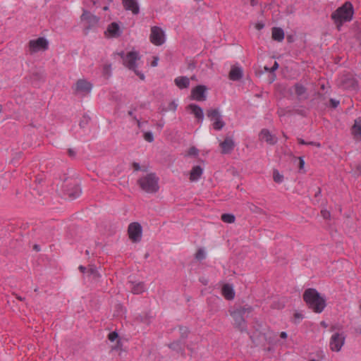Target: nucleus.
Instances as JSON below:
<instances>
[{
	"mask_svg": "<svg viewBox=\"0 0 361 361\" xmlns=\"http://www.w3.org/2000/svg\"><path fill=\"white\" fill-rule=\"evenodd\" d=\"M303 300L315 313H321L326 306V300L314 288H307L303 293Z\"/></svg>",
	"mask_w": 361,
	"mask_h": 361,
	"instance_id": "1",
	"label": "nucleus"
},
{
	"mask_svg": "<svg viewBox=\"0 0 361 361\" xmlns=\"http://www.w3.org/2000/svg\"><path fill=\"white\" fill-rule=\"evenodd\" d=\"M354 9L350 1H346L331 13V18L338 30L343 23L350 22L353 17Z\"/></svg>",
	"mask_w": 361,
	"mask_h": 361,
	"instance_id": "2",
	"label": "nucleus"
},
{
	"mask_svg": "<svg viewBox=\"0 0 361 361\" xmlns=\"http://www.w3.org/2000/svg\"><path fill=\"white\" fill-rule=\"evenodd\" d=\"M137 183L142 190L147 193H155L159 189V178L153 173L140 178Z\"/></svg>",
	"mask_w": 361,
	"mask_h": 361,
	"instance_id": "3",
	"label": "nucleus"
},
{
	"mask_svg": "<svg viewBox=\"0 0 361 361\" xmlns=\"http://www.w3.org/2000/svg\"><path fill=\"white\" fill-rule=\"evenodd\" d=\"M119 56L123 59V63L128 69L132 70L142 80H144L145 77L144 73L137 70L136 61L140 59V56L136 51H130L127 54H125L123 51L118 54Z\"/></svg>",
	"mask_w": 361,
	"mask_h": 361,
	"instance_id": "4",
	"label": "nucleus"
},
{
	"mask_svg": "<svg viewBox=\"0 0 361 361\" xmlns=\"http://www.w3.org/2000/svg\"><path fill=\"white\" fill-rule=\"evenodd\" d=\"M252 311L251 306L240 307L231 312V315L234 319L235 327L240 331H243L246 329V322L244 315L250 314Z\"/></svg>",
	"mask_w": 361,
	"mask_h": 361,
	"instance_id": "5",
	"label": "nucleus"
},
{
	"mask_svg": "<svg viewBox=\"0 0 361 361\" xmlns=\"http://www.w3.org/2000/svg\"><path fill=\"white\" fill-rule=\"evenodd\" d=\"M66 183L63 186L65 194L72 200L76 199L81 194V188L75 179L66 178Z\"/></svg>",
	"mask_w": 361,
	"mask_h": 361,
	"instance_id": "6",
	"label": "nucleus"
},
{
	"mask_svg": "<svg viewBox=\"0 0 361 361\" xmlns=\"http://www.w3.org/2000/svg\"><path fill=\"white\" fill-rule=\"evenodd\" d=\"M207 116L213 121L212 126L216 130H221L225 126V122L218 109H209L207 110Z\"/></svg>",
	"mask_w": 361,
	"mask_h": 361,
	"instance_id": "7",
	"label": "nucleus"
},
{
	"mask_svg": "<svg viewBox=\"0 0 361 361\" xmlns=\"http://www.w3.org/2000/svg\"><path fill=\"white\" fill-rule=\"evenodd\" d=\"M142 226L137 222L130 224L128 228L129 238L134 243H138L142 238Z\"/></svg>",
	"mask_w": 361,
	"mask_h": 361,
	"instance_id": "8",
	"label": "nucleus"
},
{
	"mask_svg": "<svg viewBox=\"0 0 361 361\" xmlns=\"http://www.w3.org/2000/svg\"><path fill=\"white\" fill-rule=\"evenodd\" d=\"M49 42L44 37H39L37 39H32L29 42V49L31 54L37 52L40 50H47Z\"/></svg>",
	"mask_w": 361,
	"mask_h": 361,
	"instance_id": "9",
	"label": "nucleus"
},
{
	"mask_svg": "<svg viewBox=\"0 0 361 361\" xmlns=\"http://www.w3.org/2000/svg\"><path fill=\"white\" fill-rule=\"evenodd\" d=\"M150 41L157 46L164 44L165 41L164 33L160 27L154 26L151 28Z\"/></svg>",
	"mask_w": 361,
	"mask_h": 361,
	"instance_id": "10",
	"label": "nucleus"
},
{
	"mask_svg": "<svg viewBox=\"0 0 361 361\" xmlns=\"http://www.w3.org/2000/svg\"><path fill=\"white\" fill-rule=\"evenodd\" d=\"M345 342L343 334L335 333L331 336L329 346L331 350L338 352L341 350Z\"/></svg>",
	"mask_w": 361,
	"mask_h": 361,
	"instance_id": "11",
	"label": "nucleus"
},
{
	"mask_svg": "<svg viewBox=\"0 0 361 361\" xmlns=\"http://www.w3.org/2000/svg\"><path fill=\"white\" fill-rule=\"evenodd\" d=\"M92 88V85L90 82L84 79H80L73 87V92L75 94H82L85 95L90 92Z\"/></svg>",
	"mask_w": 361,
	"mask_h": 361,
	"instance_id": "12",
	"label": "nucleus"
},
{
	"mask_svg": "<svg viewBox=\"0 0 361 361\" xmlns=\"http://www.w3.org/2000/svg\"><path fill=\"white\" fill-rule=\"evenodd\" d=\"M81 20L86 21L87 26L85 27L86 30H89L92 27H94L99 22V18L92 14L90 12L84 10L81 16Z\"/></svg>",
	"mask_w": 361,
	"mask_h": 361,
	"instance_id": "13",
	"label": "nucleus"
},
{
	"mask_svg": "<svg viewBox=\"0 0 361 361\" xmlns=\"http://www.w3.org/2000/svg\"><path fill=\"white\" fill-rule=\"evenodd\" d=\"M207 87L204 85H197L192 90L191 97L193 99L202 102L206 99Z\"/></svg>",
	"mask_w": 361,
	"mask_h": 361,
	"instance_id": "14",
	"label": "nucleus"
},
{
	"mask_svg": "<svg viewBox=\"0 0 361 361\" xmlns=\"http://www.w3.org/2000/svg\"><path fill=\"white\" fill-rule=\"evenodd\" d=\"M221 153L224 154H230L235 147V143L231 137H226L223 142L220 143Z\"/></svg>",
	"mask_w": 361,
	"mask_h": 361,
	"instance_id": "15",
	"label": "nucleus"
},
{
	"mask_svg": "<svg viewBox=\"0 0 361 361\" xmlns=\"http://www.w3.org/2000/svg\"><path fill=\"white\" fill-rule=\"evenodd\" d=\"M123 7L127 11H130L134 15H137L140 8L137 0H122Z\"/></svg>",
	"mask_w": 361,
	"mask_h": 361,
	"instance_id": "16",
	"label": "nucleus"
},
{
	"mask_svg": "<svg viewBox=\"0 0 361 361\" xmlns=\"http://www.w3.org/2000/svg\"><path fill=\"white\" fill-rule=\"evenodd\" d=\"M259 139L265 141L269 145H274L277 142V137L272 135L267 129H262L259 133Z\"/></svg>",
	"mask_w": 361,
	"mask_h": 361,
	"instance_id": "17",
	"label": "nucleus"
},
{
	"mask_svg": "<svg viewBox=\"0 0 361 361\" xmlns=\"http://www.w3.org/2000/svg\"><path fill=\"white\" fill-rule=\"evenodd\" d=\"M187 109L190 111L199 122H202L204 119L203 109L199 105L190 104L187 106Z\"/></svg>",
	"mask_w": 361,
	"mask_h": 361,
	"instance_id": "18",
	"label": "nucleus"
},
{
	"mask_svg": "<svg viewBox=\"0 0 361 361\" xmlns=\"http://www.w3.org/2000/svg\"><path fill=\"white\" fill-rule=\"evenodd\" d=\"M223 296L228 300H231L235 298V292L231 284H224L221 289Z\"/></svg>",
	"mask_w": 361,
	"mask_h": 361,
	"instance_id": "19",
	"label": "nucleus"
},
{
	"mask_svg": "<svg viewBox=\"0 0 361 361\" xmlns=\"http://www.w3.org/2000/svg\"><path fill=\"white\" fill-rule=\"evenodd\" d=\"M243 78V70L240 67L233 66L229 73V79L237 81Z\"/></svg>",
	"mask_w": 361,
	"mask_h": 361,
	"instance_id": "20",
	"label": "nucleus"
},
{
	"mask_svg": "<svg viewBox=\"0 0 361 361\" xmlns=\"http://www.w3.org/2000/svg\"><path fill=\"white\" fill-rule=\"evenodd\" d=\"M295 92L300 99H307V88L300 83H295L294 85Z\"/></svg>",
	"mask_w": 361,
	"mask_h": 361,
	"instance_id": "21",
	"label": "nucleus"
},
{
	"mask_svg": "<svg viewBox=\"0 0 361 361\" xmlns=\"http://www.w3.org/2000/svg\"><path fill=\"white\" fill-rule=\"evenodd\" d=\"M107 32L109 33L110 36L113 37H117L121 35L119 25L114 22L108 25Z\"/></svg>",
	"mask_w": 361,
	"mask_h": 361,
	"instance_id": "22",
	"label": "nucleus"
},
{
	"mask_svg": "<svg viewBox=\"0 0 361 361\" xmlns=\"http://www.w3.org/2000/svg\"><path fill=\"white\" fill-rule=\"evenodd\" d=\"M202 172L203 170L200 166H194L190 173V181H197L201 177Z\"/></svg>",
	"mask_w": 361,
	"mask_h": 361,
	"instance_id": "23",
	"label": "nucleus"
},
{
	"mask_svg": "<svg viewBox=\"0 0 361 361\" xmlns=\"http://www.w3.org/2000/svg\"><path fill=\"white\" fill-rule=\"evenodd\" d=\"M174 82L180 89L187 88L190 85V80L185 76L178 77L175 79Z\"/></svg>",
	"mask_w": 361,
	"mask_h": 361,
	"instance_id": "24",
	"label": "nucleus"
},
{
	"mask_svg": "<svg viewBox=\"0 0 361 361\" xmlns=\"http://www.w3.org/2000/svg\"><path fill=\"white\" fill-rule=\"evenodd\" d=\"M272 38L277 42H281L284 39V32L281 27H273Z\"/></svg>",
	"mask_w": 361,
	"mask_h": 361,
	"instance_id": "25",
	"label": "nucleus"
},
{
	"mask_svg": "<svg viewBox=\"0 0 361 361\" xmlns=\"http://www.w3.org/2000/svg\"><path fill=\"white\" fill-rule=\"evenodd\" d=\"M352 133L355 136L361 137V117L355 120L354 125L352 127Z\"/></svg>",
	"mask_w": 361,
	"mask_h": 361,
	"instance_id": "26",
	"label": "nucleus"
},
{
	"mask_svg": "<svg viewBox=\"0 0 361 361\" xmlns=\"http://www.w3.org/2000/svg\"><path fill=\"white\" fill-rule=\"evenodd\" d=\"M185 343L180 339L173 341L168 345L169 348L176 351H183Z\"/></svg>",
	"mask_w": 361,
	"mask_h": 361,
	"instance_id": "27",
	"label": "nucleus"
},
{
	"mask_svg": "<svg viewBox=\"0 0 361 361\" xmlns=\"http://www.w3.org/2000/svg\"><path fill=\"white\" fill-rule=\"evenodd\" d=\"M145 285L143 283L140 282L136 284H132L131 291L134 294H140L144 292Z\"/></svg>",
	"mask_w": 361,
	"mask_h": 361,
	"instance_id": "28",
	"label": "nucleus"
},
{
	"mask_svg": "<svg viewBox=\"0 0 361 361\" xmlns=\"http://www.w3.org/2000/svg\"><path fill=\"white\" fill-rule=\"evenodd\" d=\"M221 219L225 223L232 224L234 223L235 217L233 214H223L221 215Z\"/></svg>",
	"mask_w": 361,
	"mask_h": 361,
	"instance_id": "29",
	"label": "nucleus"
},
{
	"mask_svg": "<svg viewBox=\"0 0 361 361\" xmlns=\"http://www.w3.org/2000/svg\"><path fill=\"white\" fill-rule=\"evenodd\" d=\"M179 331L180 334V340H185L188 338L189 334V329L185 326H180Z\"/></svg>",
	"mask_w": 361,
	"mask_h": 361,
	"instance_id": "30",
	"label": "nucleus"
},
{
	"mask_svg": "<svg viewBox=\"0 0 361 361\" xmlns=\"http://www.w3.org/2000/svg\"><path fill=\"white\" fill-rule=\"evenodd\" d=\"M273 178L276 183H280L283 181V176L280 174L278 170H274L273 172Z\"/></svg>",
	"mask_w": 361,
	"mask_h": 361,
	"instance_id": "31",
	"label": "nucleus"
},
{
	"mask_svg": "<svg viewBox=\"0 0 361 361\" xmlns=\"http://www.w3.org/2000/svg\"><path fill=\"white\" fill-rule=\"evenodd\" d=\"M298 143L300 145H312V146H316L317 147H320V146H321L320 143H319V142H305L302 138H298Z\"/></svg>",
	"mask_w": 361,
	"mask_h": 361,
	"instance_id": "32",
	"label": "nucleus"
},
{
	"mask_svg": "<svg viewBox=\"0 0 361 361\" xmlns=\"http://www.w3.org/2000/svg\"><path fill=\"white\" fill-rule=\"evenodd\" d=\"M205 257H206V255H205V252H204V250L202 248L198 249V250L197 251V252L195 254V259L199 261H201V260L204 259L205 258Z\"/></svg>",
	"mask_w": 361,
	"mask_h": 361,
	"instance_id": "33",
	"label": "nucleus"
},
{
	"mask_svg": "<svg viewBox=\"0 0 361 361\" xmlns=\"http://www.w3.org/2000/svg\"><path fill=\"white\" fill-rule=\"evenodd\" d=\"M90 120V118L89 116H84L79 124L80 128H85V126L88 124Z\"/></svg>",
	"mask_w": 361,
	"mask_h": 361,
	"instance_id": "34",
	"label": "nucleus"
},
{
	"mask_svg": "<svg viewBox=\"0 0 361 361\" xmlns=\"http://www.w3.org/2000/svg\"><path fill=\"white\" fill-rule=\"evenodd\" d=\"M144 139L149 142H152L154 141L153 134L151 132L145 133Z\"/></svg>",
	"mask_w": 361,
	"mask_h": 361,
	"instance_id": "35",
	"label": "nucleus"
},
{
	"mask_svg": "<svg viewBox=\"0 0 361 361\" xmlns=\"http://www.w3.org/2000/svg\"><path fill=\"white\" fill-rule=\"evenodd\" d=\"M198 152H199V151L196 147H191L188 152V155L195 157V156L198 155Z\"/></svg>",
	"mask_w": 361,
	"mask_h": 361,
	"instance_id": "36",
	"label": "nucleus"
},
{
	"mask_svg": "<svg viewBox=\"0 0 361 361\" xmlns=\"http://www.w3.org/2000/svg\"><path fill=\"white\" fill-rule=\"evenodd\" d=\"M111 64H106L103 68V73L106 75H109L111 73Z\"/></svg>",
	"mask_w": 361,
	"mask_h": 361,
	"instance_id": "37",
	"label": "nucleus"
},
{
	"mask_svg": "<svg viewBox=\"0 0 361 361\" xmlns=\"http://www.w3.org/2000/svg\"><path fill=\"white\" fill-rule=\"evenodd\" d=\"M118 338V334L117 332L116 331H113V332H111L109 336H108V338L111 341H114L115 340H116L117 338Z\"/></svg>",
	"mask_w": 361,
	"mask_h": 361,
	"instance_id": "38",
	"label": "nucleus"
},
{
	"mask_svg": "<svg viewBox=\"0 0 361 361\" xmlns=\"http://www.w3.org/2000/svg\"><path fill=\"white\" fill-rule=\"evenodd\" d=\"M348 83L349 85H348L346 86V87H353V88H355L357 86V81H355L354 79H349L348 80Z\"/></svg>",
	"mask_w": 361,
	"mask_h": 361,
	"instance_id": "39",
	"label": "nucleus"
},
{
	"mask_svg": "<svg viewBox=\"0 0 361 361\" xmlns=\"http://www.w3.org/2000/svg\"><path fill=\"white\" fill-rule=\"evenodd\" d=\"M244 5L250 4L252 6H255L257 4V0H243Z\"/></svg>",
	"mask_w": 361,
	"mask_h": 361,
	"instance_id": "40",
	"label": "nucleus"
},
{
	"mask_svg": "<svg viewBox=\"0 0 361 361\" xmlns=\"http://www.w3.org/2000/svg\"><path fill=\"white\" fill-rule=\"evenodd\" d=\"M87 273L90 275H93L94 276H97V271L95 267H91L88 270Z\"/></svg>",
	"mask_w": 361,
	"mask_h": 361,
	"instance_id": "41",
	"label": "nucleus"
},
{
	"mask_svg": "<svg viewBox=\"0 0 361 361\" xmlns=\"http://www.w3.org/2000/svg\"><path fill=\"white\" fill-rule=\"evenodd\" d=\"M321 214L323 218L325 219H328L330 218V212L327 210H322Z\"/></svg>",
	"mask_w": 361,
	"mask_h": 361,
	"instance_id": "42",
	"label": "nucleus"
},
{
	"mask_svg": "<svg viewBox=\"0 0 361 361\" xmlns=\"http://www.w3.org/2000/svg\"><path fill=\"white\" fill-rule=\"evenodd\" d=\"M176 107H177V104L174 102H171L169 103V104L168 106V110L174 111H176Z\"/></svg>",
	"mask_w": 361,
	"mask_h": 361,
	"instance_id": "43",
	"label": "nucleus"
},
{
	"mask_svg": "<svg viewBox=\"0 0 361 361\" xmlns=\"http://www.w3.org/2000/svg\"><path fill=\"white\" fill-rule=\"evenodd\" d=\"M330 104H331V107L335 109V108H336L338 106L339 101H337V100H336L334 99H330Z\"/></svg>",
	"mask_w": 361,
	"mask_h": 361,
	"instance_id": "44",
	"label": "nucleus"
},
{
	"mask_svg": "<svg viewBox=\"0 0 361 361\" xmlns=\"http://www.w3.org/2000/svg\"><path fill=\"white\" fill-rule=\"evenodd\" d=\"M302 318V315L300 313L295 312L294 314V319H295V323L299 322L300 319H301Z\"/></svg>",
	"mask_w": 361,
	"mask_h": 361,
	"instance_id": "45",
	"label": "nucleus"
},
{
	"mask_svg": "<svg viewBox=\"0 0 361 361\" xmlns=\"http://www.w3.org/2000/svg\"><path fill=\"white\" fill-rule=\"evenodd\" d=\"M158 61H159V58L157 56H154L153 59V61L151 63V66L153 67L157 66V63H158Z\"/></svg>",
	"mask_w": 361,
	"mask_h": 361,
	"instance_id": "46",
	"label": "nucleus"
},
{
	"mask_svg": "<svg viewBox=\"0 0 361 361\" xmlns=\"http://www.w3.org/2000/svg\"><path fill=\"white\" fill-rule=\"evenodd\" d=\"M298 159H299V169H303L304 165H305L304 159L302 157H299Z\"/></svg>",
	"mask_w": 361,
	"mask_h": 361,
	"instance_id": "47",
	"label": "nucleus"
},
{
	"mask_svg": "<svg viewBox=\"0 0 361 361\" xmlns=\"http://www.w3.org/2000/svg\"><path fill=\"white\" fill-rule=\"evenodd\" d=\"M279 68V63L275 61L274 63V66L271 67V68L269 70L270 72H274L275 71H276Z\"/></svg>",
	"mask_w": 361,
	"mask_h": 361,
	"instance_id": "48",
	"label": "nucleus"
},
{
	"mask_svg": "<svg viewBox=\"0 0 361 361\" xmlns=\"http://www.w3.org/2000/svg\"><path fill=\"white\" fill-rule=\"evenodd\" d=\"M264 25L262 23H258L255 25V27L257 30H260L264 27Z\"/></svg>",
	"mask_w": 361,
	"mask_h": 361,
	"instance_id": "49",
	"label": "nucleus"
},
{
	"mask_svg": "<svg viewBox=\"0 0 361 361\" xmlns=\"http://www.w3.org/2000/svg\"><path fill=\"white\" fill-rule=\"evenodd\" d=\"M68 155L71 157H74L75 156V152L73 149H69L68 151Z\"/></svg>",
	"mask_w": 361,
	"mask_h": 361,
	"instance_id": "50",
	"label": "nucleus"
},
{
	"mask_svg": "<svg viewBox=\"0 0 361 361\" xmlns=\"http://www.w3.org/2000/svg\"><path fill=\"white\" fill-rule=\"evenodd\" d=\"M133 166L135 171H139L140 169V166L138 163L134 162L133 164Z\"/></svg>",
	"mask_w": 361,
	"mask_h": 361,
	"instance_id": "51",
	"label": "nucleus"
},
{
	"mask_svg": "<svg viewBox=\"0 0 361 361\" xmlns=\"http://www.w3.org/2000/svg\"><path fill=\"white\" fill-rule=\"evenodd\" d=\"M79 270L82 272V273H85V271H86V267L82 266V265H80L79 267H78Z\"/></svg>",
	"mask_w": 361,
	"mask_h": 361,
	"instance_id": "52",
	"label": "nucleus"
},
{
	"mask_svg": "<svg viewBox=\"0 0 361 361\" xmlns=\"http://www.w3.org/2000/svg\"><path fill=\"white\" fill-rule=\"evenodd\" d=\"M280 337H281V338H283V339L286 338H287V334H286V332H285V331H282V332L280 334Z\"/></svg>",
	"mask_w": 361,
	"mask_h": 361,
	"instance_id": "53",
	"label": "nucleus"
},
{
	"mask_svg": "<svg viewBox=\"0 0 361 361\" xmlns=\"http://www.w3.org/2000/svg\"><path fill=\"white\" fill-rule=\"evenodd\" d=\"M133 119H134L135 121H136L137 124V126H138L139 128H140V127H141V123H140V120H138V119L136 118V116H134V117H133Z\"/></svg>",
	"mask_w": 361,
	"mask_h": 361,
	"instance_id": "54",
	"label": "nucleus"
},
{
	"mask_svg": "<svg viewBox=\"0 0 361 361\" xmlns=\"http://www.w3.org/2000/svg\"><path fill=\"white\" fill-rule=\"evenodd\" d=\"M121 343L120 341H117L116 345L114 347V349H119L121 348Z\"/></svg>",
	"mask_w": 361,
	"mask_h": 361,
	"instance_id": "55",
	"label": "nucleus"
},
{
	"mask_svg": "<svg viewBox=\"0 0 361 361\" xmlns=\"http://www.w3.org/2000/svg\"><path fill=\"white\" fill-rule=\"evenodd\" d=\"M157 126L159 128V129H161L163 127H164V123H158L157 124Z\"/></svg>",
	"mask_w": 361,
	"mask_h": 361,
	"instance_id": "56",
	"label": "nucleus"
},
{
	"mask_svg": "<svg viewBox=\"0 0 361 361\" xmlns=\"http://www.w3.org/2000/svg\"><path fill=\"white\" fill-rule=\"evenodd\" d=\"M321 326H324L325 328L327 327V324H326L325 322H321Z\"/></svg>",
	"mask_w": 361,
	"mask_h": 361,
	"instance_id": "57",
	"label": "nucleus"
},
{
	"mask_svg": "<svg viewBox=\"0 0 361 361\" xmlns=\"http://www.w3.org/2000/svg\"><path fill=\"white\" fill-rule=\"evenodd\" d=\"M195 68L194 64H192V63L189 64V66H188V68H189V69H192V68Z\"/></svg>",
	"mask_w": 361,
	"mask_h": 361,
	"instance_id": "58",
	"label": "nucleus"
},
{
	"mask_svg": "<svg viewBox=\"0 0 361 361\" xmlns=\"http://www.w3.org/2000/svg\"><path fill=\"white\" fill-rule=\"evenodd\" d=\"M128 114L130 116H132L133 118L134 117V116H133V111H129L128 112Z\"/></svg>",
	"mask_w": 361,
	"mask_h": 361,
	"instance_id": "59",
	"label": "nucleus"
},
{
	"mask_svg": "<svg viewBox=\"0 0 361 361\" xmlns=\"http://www.w3.org/2000/svg\"><path fill=\"white\" fill-rule=\"evenodd\" d=\"M321 193V189L318 188L317 192L315 194V197H317Z\"/></svg>",
	"mask_w": 361,
	"mask_h": 361,
	"instance_id": "60",
	"label": "nucleus"
},
{
	"mask_svg": "<svg viewBox=\"0 0 361 361\" xmlns=\"http://www.w3.org/2000/svg\"><path fill=\"white\" fill-rule=\"evenodd\" d=\"M16 298L20 301H23L24 300V298H23L22 297L20 296H16Z\"/></svg>",
	"mask_w": 361,
	"mask_h": 361,
	"instance_id": "61",
	"label": "nucleus"
},
{
	"mask_svg": "<svg viewBox=\"0 0 361 361\" xmlns=\"http://www.w3.org/2000/svg\"><path fill=\"white\" fill-rule=\"evenodd\" d=\"M103 9H104V11H107V10L109 9V7H108V6H104V7L103 8Z\"/></svg>",
	"mask_w": 361,
	"mask_h": 361,
	"instance_id": "62",
	"label": "nucleus"
},
{
	"mask_svg": "<svg viewBox=\"0 0 361 361\" xmlns=\"http://www.w3.org/2000/svg\"><path fill=\"white\" fill-rule=\"evenodd\" d=\"M34 248H35V250H38V245H35L34 246Z\"/></svg>",
	"mask_w": 361,
	"mask_h": 361,
	"instance_id": "63",
	"label": "nucleus"
},
{
	"mask_svg": "<svg viewBox=\"0 0 361 361\" xmlns=\"http://www.w3.org/2000/svg\"><path fill=\"white\" fill-rule=\"evenodd\" d=\"M317 95H318L319 97H322V94L321 93H318V94H317Z\"/></svg>",
	"mask_w": 361,
	"mask_h": 361,
	"instance_id": "64",
	"label": "nucleus"
}]
</instances>
